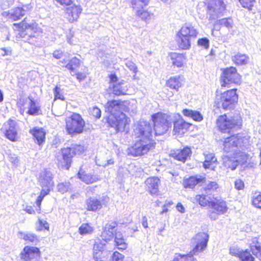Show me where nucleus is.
<instances>
[{
  "label": "nucleus",
  "instance_id": "obj_1",
  "mask_svg": "<svg viewBox=\"0 0 261 261\" xmlns=\"http://www.w3.org/2000/svg\"><path fill=\"white\" fill-rule=\"evenodd\" d=\"M153 126L148 122L139 124L136 129V140L127 149L128 155L134 157L141 156L154 150L156 143L152 138V133L155 136H162L171 128V123L166 114L159 112L151 116Z\"/></svg>",
  "mask_w": 261,
  "mask_h": 261
},
{
  "label": "nucleus",
  "instance_id": "obj_2",
  "mask_svg": "<svg viewBox=\"0 0 261 261\" xmlns=\"http://www.w3.org/2000/svg\"><path fill=\"white\" fill-rule=\"evenodd\" d=\"M128 102L121 99H111L105 105V117L107 127L112 128L116 134L127 133L129 131L131 119L125 113H129Z\"/></svg>",
  "mask_w": 261,
  "mask_h": 261
},
{
  "label": "nucleus",
  "instance_id": "obj_3",
  "mask_svg": "<svg viewBox=\"0 0 261 261\" xmlns=\"http://www.w3.org/2000/svg\"><path fill=\"white\" fill-rule=\"evenodd\" d=\"M13 27L14 31L17 32V37L22 38L28 36L29 43L35 45L39 42L42 31L35 20L30 21L24 18L19 22L14 23Z\"/></svg>",
  "mask_w": 261,
  "mask_h": 261
},
{
  "label": "nucleus",
  "instance_id": "obj_4",
  "mask_svg": "<svg viewBox=\"0 0 261 261\" xmlns=\"http://www.w3.org/2000/svg\"><path fill=\"white\" fill-rule=\"evenodd\" d=\"M85 151V147L81 144H72L70 146L61 148V158L58 159V166L63 170H69L73 163V158L84 154Z\"/></svg>",
  "mask_w": 261,
  "mask_h": 261
},
{
  "label": "nucleus",
  "instance_id": "obj_5",
  "mask_svg": "<svg viewBox=\"0 0 261 261\" xmlns=\"http://www.w3.org/2000/svg\"><path fill=\"white\" fill-rule=\"evenodd\" d=\"M65 129L68 135L73 137L83 133L86 123L82 115L73 112L65 119Z\"/></svg>",
  "mask_w": 261,
  "mask_h": 261
},
{
  "label": "nucleus",
  "instance_id": "obj_6",
  "mask_svg": "<svg viewBox=\"0 0 261 261\" xmlns=\"http://www.w3.org/2000/svg\"><path fill=\"white\" fill-rule=\"evenodd\" d=\"M242 123L243 120L240 114L234 115L229 119L224 114L220 115L216 121L218 129L222 133L227 134L230 133L233 129L240 128Z\"/></svg>",
  "mask_w": 261,
  "mask_h": 261
},
{
  "label": "nucleus",
  "instance_id": "obj_7",
  "mask_svg": "<svg viewBox=\"0 0 261 261\" xmlns=\"http://www.w3.org/2000/svg\"><path fill=\"white\" fill-rule=\"evenodd\" d=\"M197 34V31L193 27L182 26L176 35V42L179 49H189L191 39L196 38Z\"/></svg>",
  "mask_w": 261,
  "mask_h": 261
},
{
  "label": "nucleus",
  "instance_id": "obj_8",
  "mask_svg": "<svg viewBox=\"0 0 261 261\" xmlns=\"http://www.w3.org/2000/svg\"><path fill=\"white\" fill-rule=\"evenodd\" d=\"M221 71L219 81L222 88H229L233 85H238L241 83V75L234 67L221 68Z\"/></svg>",
  "mask_w": 261,
  "mask_h": 261
},
{
  "label": "nucleus",
  "instance_id": "obj_9",
  "mask_svg": "<svg viewBox=\"0 0 261 261\" xmlns=\"http://www.w3.org/2000/svg\"><path fill=\"white\" fill-rule=\"evenodd\" d=\"M237 90V89H231L222 92L217 105L221 106L225 111L232 109L238 100Z\"/></svg>",
  "mask_w": 261,
  "mask_h": 261
},
{
  "label": "nucleus",
  "instance_id": "obj_10",
  "mask_svg": "<svg viewBox=\"0 0 261 261\" xmlns=\"http://www.w3.org/2000/svg\"><path fill=\"white\" fill-rule=\"evenodd\" d=\"M173 134L180 137L190 134L194 130V125L185 120L182 117L175 119L173 122Z\"/></svg>",
  "mask_w": 261,
  "mask_h": 261
},
{
  "label": "nucleus",
  "instance_id": "obj_11",
  "mask_svg": "<svg viewBox=\"0 0 261 261\" xmlns=\"http://www.w3.org/2000/svg\"><path fill=\"white\" fill-rule=\"evenodd\" d=\"M129 2L137 17L144 21L151 18L152 14L144 9L149 4L150 0H129Z\"/></svg>",
  "mask_w": 261,
  "mask_h": 261
},
{
  "label": "nucleus",
  "instance_id": "obj_12",
  "mask_svg": "<svg viewBox=\"0 0 261 261\" xmlns=\"http://www.w3.org/2000/svg\"><path fill=\"white\" fill-rule=\"evenodd\" d=\"M208 239L207 233L203 231L197 233L193 238L196 245L189 253L190 255L193 257L202 252L207 247Z\"/></svg>",
  "mask_w": 261,
  "mask_h": 261
},
{
  "label": "nucleus",
  "instance_id": "obj_13",
  "mask_svg": "<svg viewBox=\"0 0 261 261\" xmlns=\"http://www.w3.org/2000/svg\"><path fill=\"white\" fill-rule=\"evenodd\" d=\"M32 8L31 4L24 5L13 8L10 11L5 12L3 15L13 21L19 20Z\"/></svg>",
  "mask_w": 261,
  "mask_h": 261
},
{
  "label": "nucleus",
  "instance_id": "obj_14",
  "mask_svg": "<svg viewBox=\"0 0 261 261\" xmlns=\"http://www.w3.org/2000/svg\"><path fill=\"white\" fill-rule=\"evenodd\" d=\"M41 252L37 247L25 246L20 253L22 261H37L41 257Z\"/></svg>",
  "mask_w": 261,
  "mask_h": 261
},
{
  "label": "nucleus",
  "instance_id": "obj_15",
  "mask_svg": "<svg viewBox=\"0 0 261 261\" xmlns=\"http://www.w3.org/2000/svg\"><path fill=\"white\" fill-rule=\"evenodd\" d=\"M204 5L209 14H222L226 9L223 0H204Z\"/></svg>",
  "mask_w": 261,
  "mask_h": 261
},
{
  "label": "nucleus",
  "instance_id": "obj_16",
  "mask_svg": "<svg viewBox=\"0 0 261 261\" xmlns=\"http://www.w3.org/2000/svg\"><path fill=\"white\" fill-rule=\"evenodd\" d=\"M4 131L5 137L12 142L18 140L19 136L17 130V123L15 120L9 119L4 124Z\"/></svg>",
  "mask_w": 261,
  "mask_h": 261
},
{
  "label": "nucleus",
  "instance_id": "obj_17",
  "mask_svg": "<svg viewBox=\"0 0 261 261\" xmlns=\"http://www.w3.org/2000/svg\"><path fill=\"white\" fill-rule=\"evenodd\" d=\"M145 190L152 196L160 194L159 186L161 180L157 176L148 177L144 182Z\"/></svg>",
  "mask_w": 261,
  "mask_h": 261
},
{
  "label": "nucleus",
  "instance_id": "obj_18",
  "mask_svg": "<svg viewBox=\"0 0 261 261\" xmlns=\"http://www.w3.org/2000/svg\"><path fill=\"white\" fill-rule=\"evenodd\" d=\"M118 222L115 221H112L107 223L103 227L100 237L105 242H108L112 240L117 236V231L116 228L118 226Z\"/></svg>",
  "mask_w": 261,
  "mask_h": 261
},
{
  "label": "nucleus",
  "instance_id": "obj_19",
  "mask_svg": "<svg viewBox=\"0 0 261 261\" xmlns=\"http://www.w3.org/2000/svg\"><path fill=\"white\" fill-rule=\"evenodd\" d=\"M192 149L190 147L185 146L181 149H176L171 154L170 156L174 160L185 163L190 159L192 155Z\"/></svg>",
  "mask_w": 261,
  "mask_h": 261
},
{
  "label": "nucleus",
  "instance_id": "obj_20",
  "mask_svg": "<svg viewBox=\"0 0 261 261\" xmlns=\"http://www.w3.org/2000/svg\"><path fill=\"white\" fill-rule=\"evenodd\" d=\"M34 141L39 146H42L45 142L46 132L43 127H34L29 130Z\"/></svg>",
  "mask_w": 261,
  "mask_h": 261
},
{
  "label": "nucleus",
  "instance_id": "obj_21",
  "mask_svg": "<svg viewBox=\"0 0 261 261\" xmlns=\"http://www.w3.org/2000/svg\"><path fill=\"white\" fill-rule=\"evenodd\" d=\"M82 11V8L80 5L72 4L70 7H67L66 9V18L70 22L76 21Z\"/></svg>",
  "mask_w": 261,
  "mask_h": 261
},
{
  "label": "nucleus",
  "instance_id": "obj_22",
  "mask_svg": "<svg viewBox=\"0 0 261 261\" xmlns=\"http://www.w3.org/2000/svg\"><path fill=\"white\" fill-rule=\"evenodd\" d=\"M173 66L181 68L185 66L187 61L186 54L171 52L168 54Z\"/></svg>",
  "mask_w": 261,
  "mask_h": 261
},
{
  "label": "nucleus",
  "instance_id": "obj_23",
  "mask_svg": "<svg viewBox=\"0 0 261 261\" xmlns=\"http://www.w3.org/2000/svg\"><path fill=\"white\" fill-rule=\"evenodd\" d=\"M184 79L181 75H175L170 77L165 83V85L168 88L178 91L184 85Z\"/></svg>",
  "mask_w": 261,
  "mask_h": 261
},
{
  "label": "nucleus",
  "instance_id": "obj_24",
  "mask_svg": "<svg viewBox=\"0 0 261 261\" xmlns=\"http://www.w3.org/2000/svg\"><path fill=\"white\" fill-rule=\"evenodd\" d=\"M206 178L205 177L198 176L197 175H192L188 178L183 179L182 185L186 189H193L196 185L200 183L205 182Z\"/></svg>",
  "mask_w": 261,
  "mask_h": 261
},
{
  "label": "nucleus",
  "instance_id": "obj_25",
  "mask_svg": "<svg viewBox=\"0 0 261 261\" xmlns=\"http://www.w3.org/2000/svg\"><path fill=\"white\" fill-rule=\"evenodd\" d=\"M110 79L109 84L112 85L113 93L116 96L124 95L121 85L123 84V81L118 82V78L116 73H112L109 75Z\"/></svg>",
  "mask_w": 261,
  "mask_h": 261
},
{
  "label": "nucleus",
  "instance_id": "obj_26",
  "mask_svg": "<svg viewBox=\"0 0 261 261\" xmlns=\"http://www.w3.org/2000/svg\"><path fill=\"white\" fill-rule=\"evenodd\" d=\"M254 148L250 144V141L248 144L246 143V168H253L256 164V157L254 155Z\"/></svg>",
  "mask_w": 261,
  "mask_h": 261
},
{
  "label": "nucleus",
  "instance_id": "obj_27",
  "mask_svg": "<svg viewBox=\"0 0 261 261\" xmlns=\"http://www.w3.org/2000/svg\"><path fill=\"white\" fill-rule=\"evenodd\" d=\"M209 207L214 210L218 215L225 213L227 210L226 202L222 199L214 198L212 199Z\"/></svg>",
  "mask_w": 261,
  "mask_h": 261
},
{
  "label": "nucleus",
  "instance_id": "obj_28",
  "mask_svg": "<svg viewBox=\"0 0 261 261\" xmlns=\"http://www.w3.org/2000/svg\"><path fill=\"white\" fill-rule=\"evenodd\" d=\"M85 204L86 210L89 212H96L101 210L103 203L99 199L93 197H90L86 200Z\"/></svg>",
  "mask_w": 261,
  "mask_h": 261
},
{
  "label": "nucleus",
  "instance_id": "obj_29",
  "mask_svg": "<svg viewBox=\"0 0 261 261\" xmlns=\"http://www.w3.org/2000/svg\"><path fill=\"white\" fill-rule=\"evenodd\" d=\"M59 64H62V66L68 69L70 73L75 71V69L79 67L81 64V61L76 57H73L68 61L65 59L60 61Z\"/></svg>",
  "mask_w": 261,
  "mask_h": 261
},
{
  "label": "nucleus",
  "instance_id": "obj_30",
  "mask_svg": "<svg viewBox=\"0 0 261 261\" xmlns=\"http://www.w3.org/2000/svg\"><path fill=\"white\" fill-rule=\"evenodd\" d=\"M76 176L79 179L86 184H92L99 179L96 175L87 173L82 167H80Z\"/></svg>",
  "mask_w": 261,
  "mask_h": 261
},
{
  "label": "nucleus",
  "instance_id": "obj_31",
  "mask_svg": "<svg viewBox=\"0 0 261 261\" xmlns=\"http://www.w3.org/2000/svg\"><path fill=\"white\" fill-rule=\"evenodd\" d=\"M205 160L203 162V167L205 169H210L215 170L218 161L214 154L208 153L205 156Z\"/></svg>",
  "mask_w": 261,
  "mask_h": 261
},
{
  "label": "nucleus",
  "instance_id": "obj_32",
  "mask_svg": "<svg viewBox=\"0 0 261 261\" xmlns=\"http://www.w3.org/2000/svg\"><path fill=\"white\" fill-rule=\"evenodd\" d=\"M181 112L185 117L190 118L196 122H200L203 119L202 115L198 111L189 109H184Z\"/></svg>",
  "mask_w": 261,
  "mask_h": 261
},
{
  "label": "nucleus",
  "instance_id": "obj_33",
  "mask_svg": "<svg viewBox=\"0 0 261 261\" xmlns=\"http://www.w3.org/2000/svg\"><path fill=\"white\" fill-rule=\"evenodd\" d=\"M30 101L29 103L28 109L27 111V114L29 115H39L42 114V111L40 106L38 103L33 99L29 98Z\"/></svg>",
  "mask_w": 261,
  "mask_h": 261
},
{
  "label": "nucleus",
  "instance_id": "obj_34",
  "mask_svg": "<svg viewBox=\"0 0 261 261\" xmlns=\"http://www.w3.org/2000/svg\"><path fill=\"white\" fill-rule=\"evenodd\" d=\"M243 142V139L237 136L231 135L225 139L223 145L225 148L237 147Z\"/></svg>",
  "mask_w": 261,
  "mask_h": 261
},
{
  "label": "nucleus",
  "instance_id": "obj_35",
  "mask_svg": "<svg viewBox=\"0 0 261 261\" xmlns=\"http://www.w3.org/2000/svg\"><path fill=\"white\" fill-rule=\"evenodd\" d=\"M251 242L249 243L250 251L254 255L261 260V246L257 238L255 237L251 239Z\"/></svg>",
  "mask_w": 261,
  "mask_h": 261
},
{
  "label": "nucleus",
  "instance_id": "obj_36",
  "mask_svg": "<svg viewBox=\"0 0 261 261\" xmlns=\"http://www.w3.org/2000/svg\"><path fill=\"white\" fill-rule=\"evenodd\" d=\"M212 198L204 194H198L194 197L195 202L201 207H208Z\"/></svg>",
  "mask_w": 261,
  "mask_h": 261
},
{
  "label": "nucleus",
  "instance_id": "obj_37",
  "mask_svg": "<svg viewBox=\"0 0 261 261\" xmlns=\"http://www.w3.org/2000/svg\"><path fill=\"white\" fill-rule=\"evenodd\" d=\"M114 245L120 251H123L127 249V243L126 242L122 234L115 236L114 240Z\"/></svg>",
  "mask_w": 261,
  "mask_h": 261
},
{
  "label": "nucleus",
  "instance_id": "obj_38",
  "mask_svg": "<svg viewBox=\"0 0 261 261\" xmlns=\"http://www.w3.org/2000/svg\"><path fill=\"white\" fill-rule=\"evenodd\" d=\"M50 191V189L49 187H47L45 189H42L39 195L38 196L36 200V204L37 206V208L36 209L37 213L38 214L41 213V205L42 201L44 198V197L48 194H49Z\"/></svg>",
  "mask_w": 261,
  "mask_h": 261
},
{
  "label": "nucleus",
  "instance_id": "obj_39",
  "mask_svg": "<svg viewBox=\"0 0 261 261\" xmlns=\"http://www.w3.org/2000/svg\"><path fill=\"white\" fill-rule=\"evenodd\" d=\"M94 230V227L89 223H84L79 228V232L82 236L92 234Z\"/></svg>",
  "mask_w": 261,
  "mask_h": 261
},
{
  "label": "nucleus",
  "instance_id": "obj_40",
  "mask_svg": "<svg viewBox=\"0 0 261 261\" xmlns=\"http://www.w3.org/2000/svg\"><path fill=\"white\" fill-rule=\"evenodd\" d=\"M73 72L74 74L72 75L75 76V78L79 82H82L86 80L89 74L87 67H84V68L81 69L80 71H75Z\"/></svg>",
  "mask_w": 261,
  "mask_h": 261
},
{
  "label": "nucleus",
  "instance_id": "obj_41",
  "mask_svg": "<svg viewBox=\"0 0 261 261\" xmlns=\"http://www.w3.org/2000/svg\"><path fill=\"white\" fill-rule=\"evenodd\" d=\"M230 254L238 257L241 261H245V252L238 246H233L229 249Z\"/></svg>",
  "mask_w": 261,
  "mask_h": 261
},
{
  "label": "nucleus",
  "instance_id": "obj_42",
  "mask_svg": "<svg viewBox=\"0 0 261 261\" xmlns=\"http://www.w3.org/2000/svg\"><path fill=\"white\" fill-rule=\"evenodd\" d=\"M22 239L28 243H34L38 241L37 236L33 233L27 232L24 233L21 232Z\"/></svg>",
  "mask_w": 261,
  "mask_h": 261
},
{
  "label": "nucleus",
  "instance_id": "obj_43",
  "mask_svg": "<svg viewBox=\"0 0 261 261\" xmlns=\"http://www.w3.org/2000/svg\"><path fill=\"white\" fill-rule=\"evenodd\" d=\"M219 188V184L215 181H209L203 187V191L206 192H214Z\"/></svg>",
  "mask_w": 261,
  "mask_h": 261
},
{
  "label": "nucleus",
  "instance_id": "obj_44",
  "mask_svg": "<svg viewBox=\"0 0 261 261\" xmlns=\"http://www.w3.org/2000/svg\"><path fill=\"white\" fill-rule=\"evenodd\" d=\"M38 226L36 228V230L41 231L42 230H49V226L48 223L42 219H38Z\"/></svg>",
  "mask_w": 261,
  "mask_h": 261
},
{
  "label": "nucleus",
  "instance_id": "obj_45",
  "mask_svg": "<svg viewBox=\"0 0 261 261\" xmlns=\"http://www.w3.org/2000/svg\"><path fill=\"white\" fill-rule=\"evenodd\" d=\"M54 100H56L57 99H60L61 100H64L65 97L62 93V90L60 89V88L56 86L54 88Z\"/></svg>",
  "mask_w": 261,
  "mask_h": 261
},
{
  "label": "nucleus",
  "instance_id": "obj_46",
  "mask_svg": "<svg viewBox=\"0 0 261 261\" xmlns=\"http://www.w3.org/2000/svg\"><path fill=\"white\" fill-rule=\"evenodd\" d=\"M193 258L189 253L185 255L178 254L175 256L171 261H192Z\"/></svg>",
  "mask_w": 261,
  "mask_h": 261
},
{
  "label": "nucleus",
  "instance_id": "obj_47",
  "mask_svg": "<svg viewBox=\"0 0 261 261\" xmlns=\"http://www.w3.org/2000/svg\"><path fill=\"white\" fill-rule=\"evenodd\" d=\"M252 205L258 208H261V192H259L258 194L254 195L252 198Z\"/></svg>",
  "mask_w": 261,
  "mask_h": 261
},
{
  "label": "nucleus",
  "instance_id": "obj_48",
  "mask_svg": "<svg viewBox=\"0 0 261 261\" xmlns=\"http://www.w3.org/2000/svg\"><path fill=\"white\" fill-rule=\"evenodd\" d=\"M125 256L118 251H115L111 256V261H123Z\"/></svg>",
  "mask_w": 261,
  "mask_h": 261
},
{
  "label": "nucleus",
  "instance_id": "obj_49",
  "mask_svg": "<svg viewBox=\"0 0 261 261\" xmlns=\"http://www.w3.org/2000/svg\"><path fill=\"white\" fill-rule=\"evenodd\" d=\"M54 2L61 6L67 7L73 4V0H54Z\"/></svg>",
  "mask_w": 261,
  "mask_h": 261
},
{
  "label": "nucleus",
  "instance_id": "obj_50",
  "mask_svg": "<svg viewBox=\"0 0 261 261\" xmlns=\"http://www.w3.org/2000/svg\"><path fill=\"white\" fill-rule=\"evenodd\" d=\"M197 44L199 46L203 47L204 48L207 49L209 47L210 41L206 38H199L197 41Z\"/></svg>",
  "mask_w": 261,
  "mask_h": 261
},
{
  "label": "nucleus",
  "instance_id": "obj_51",
  "mask_svg": "<svg viewBox=\"0 0 261 261\" xmlns=\"http://www.w3.org/2000/svg\"><path fill=\"white\" fill-rule=\"evenodd\" d=\"M17 107L19 109V111L21 114H23L25 110V100L23 98H19L16 103Z\"/></svg>",
  "mask_w": 261,
  "mask_h": 261
},
{
  "label": "nucleus",
  "instance_id": "obj_52",
  "mask_svg": "<svg viewBox=\"0 0 261 261\" xmlns=\"http://www.w3.org/2000/svg\"><path fill=\"white\" fill-rule=\"evenodd\" d=\"M91 115L96 119H99L101 117V112L99 108L93 107L90 111Z\"/></svg>",
  "mask_w": 261,
  "mask_h": 261
},
{
  "label": "nucleus",
  "instance_id": "obj_53",
  "mask_svg": "<svg viewBox=\"0 0 261 261\" xmlns=\"http://www.w3.org/2000/svg\"><path fill=\"white\" fill-rule=\"evenodd\" d=\"M255 3V0H246V8H247L248 11H251L252 13H255V10L254 9L253 7Z\"/></svg>",
  "mask_w": 261,
  "mask_h": 261
},
{
  "label": "nucleus",
  "instance_id": "obj_54",
  "mask_svg": "<svg viewBox=\"0 0 261 261\" xmlns=\"http://www.w3.org/2000/svg\"><path fill=\"white\" fill-rule=\"evenodd\" d=\"M229 18H224L219 21V23L220 25L229 28L231 27V22Z\"/></svg>",
  "mask_w": 261,
  "mask_h": 261
},
{
  "label": "nucleus",
  "instance_id": "obj_55",
  "mask_svg": "<svg viewBox=\"0 0 261 261\" xmlns=\"http://www.w3.org/2000/svg\"><path fill=\"white\" fill-rule=\"evenodd\" d=\"M37 207L35 209L34 205H27L24 209V211L29 214L34 215L35 214L36 212H37Z\"/></svg>",
  "mask_w": 261,
  "mask_h": 261
},
{
  "label": "nucleus",
  "instance_id": "obj_56",
  "mask_svg": "<svg viewBox=\"0 0 261 261\" xmlns=\"http://www.w3.org/2000/svg\"><path fill=\"white\" fill-rule=\"evenodd\" d=\"M235 188L238 190H242L244 187V184L243 181L241 179H237L234 183Z\"/></svg>",
  "mask_w": 261,
  "mask_h": 261
},
{
  "label": "nucleus",
  "instance_id": "obj_57",
  "mask_svg": "<svg viewBox=\"0 0 261 261\" xmlns=\"http://www.w3.org/2000/svg\"><path fill=\"white\" fill-rule=\"evenodd\" d=\"M251 252L249 248L246 249V261H254V257L250 254V252Z\"/></svg>",
  "mask_w": 261,
  "mask_h": 261
},
{
  "label": "nucleus",
  "instance_id": "obj_58",
  "mask_svg": "<svg viewBox=\"0 0 261 261\" xmlns=\"http://www.w3.org/2000/svg\"><path fill=\"white\" fill-rule=\"evenodd\" d=\"M69 183H61L58 185L59 190L61 191H67L69 188Z\"/></svg>",
  "mask_w": 261,
  "mask_h": 261
},
{
  "label": "nucleus",
  "instance_id": "obj_59",
  "mask_svg": "<svg viewBox=\"0 0 261 261\" xmlns=\"http://www.w3.org/2000/svg\"><path fill=\"white\" fill-rule=\"evenodd\" d=\"M53 57L57 59H60L62 58L63 55V53L62 51L59 50H56L54 51L53 54Z\"/></svg>",
  "mask_w": 261,
  "mask_h": 261
},
{
  "label": "nucleus",
  "instance_id": "obj_60",
  "mask_svg": "<svg viewBox=\"0 0 261 261\" xmlns=\"http://www.w3.org/2000/svg\"><path fill=\"white\" fill-rule=\"evenodd\" d=\"M94 251L97 253L98 252L102 251V247L100 246L99 243H95L93 245Z\"/></svg>",
  "mask_w": 261,
  "mask_h": 261
},
{
  "label": "nucleus",
  "instance_id": "obj_61",
  "mask_svg": "<svg viewBox=\"0 0 261 261\" xmlns=\"http://www.w3.org/2000/svg\"><path fill=\"white\" fill-rule=\"evenodd\" d=\"M177 210L180 213H184L185 211V207L183 206V205L180 203L178 202L176 206Z\"/></svg>",
  "mask_w": 261,
  "mask_h": 261
},
{
  "label": "nucleus",
  "instance_id": "obj_62",
  "mask_svg": "<svg viewBox=\"0 0 261 261\" xmlns=\"http://www.w3.org/2000/svg\"><path fill=\"white\" fill-rule=\"evenodd\" d=\"M147 221H148V220H147V217L146 216L143 217L142 224L143 226L145 228H147L148 227Z\"/></svg>",
  "mask_w": 261,
  "mask_h": 261
},
{
  "label": "nucleus",
  "instance_id": "obj_63",
  "mask_svg": "<svg viewBox=\"0 0 261 261\" xmlns=\"http://www.w3.org/2000/svg\"><path fill=\"white\" fill-rule=\"evenodd\" d=\"M114 161L113 159H111L110 160H108L107 161V163L106 164V165H105V166H108V165H113L114 164Z\"/></svg>",
  "mask_w": 261,
  "mask_h": 261
},
{
  "label": "nucleus",
  "instance_id": "obj_64",
  "mask_svg": "<svg viewBox=\"0 0 261 261\" xmlns=\"http://www.w3.org/2000/svg\"><path fill=\"white\" fill-rule=\"evenodd\" d=\"M244 61V59H242V60H241L240 61H239V60L238 59V56H236L234 57V62L236 64H241Z\"/></svg>",
  "mask_w": 261,
  "mask_h": 261
}]
</instances>
